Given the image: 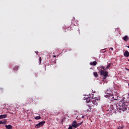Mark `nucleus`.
Returning <instances> with one entry per match:
<instances>
[{"label":"nucleus","instance_id":"obj_1","mask_svg":"<svg viewBox=\"0 0 129 129\" xmlns=\"http://www.w3.org/2000/svg\"><path fill=\"white\" fill-rule=\"evenodd\" d=\"M120 110V111H125L127 110V105H125V102L124 101H121L117 104H114L112 105L111 109L112 110Z\"/></svg>","mask_w":129,"mask_h":129},{"label":"nucleus","instance_id":"obj_2","mask_svg":"<svg viewBox=\"0 0 129 129\" xmlns=\"http://www.w3.org/2000/svg\"><path fill=\"white\" fill-rule=\"evenodd\" d=\"M105 94L106 95H105V97H106V98H109V99H110L111 98V100L112 98V100L110 102L111 106H112V105H114V104H113V103L114 102V101H117V100L118 99V97H117L116 96H113V94L111 93H106Z\"/></svg>","mask_w":129,"mask_h":129},{"label":"nucleus","instance_id":"obj_3","mask_svg":"<svg viewBox=\"0 0 129 129\" xmlns=\"http://www.w3.org/2000/svg\"><path fill=\"white\" fill-rule=\"evenodd\" d=\"M99 74L101 76H103V79H106L107 77H109V76L108 75V72L106 71H103L102 69L99 70Z\"/></svg>","mask_w":129,"mask_h":129},{"label":"nucleus","instance_id":"obj_4","mask_svg":"<svg viewBox=\"0 0 129 129\" xmlns=\"http://www.w3.org/2000/svg\"><path fill=\"white\" fill-rule=\"evenodd\" d=\"M98 99L97 98H93L92 99V103L91 104L92 106H95L98 104Z\"/></svg>","mask_w":129,"mask_h":129},{"label":"nucleus","instance_id":"obj_5","mask_svg":"<svg viewBox=\"0 0 129 129\" xmlns=\"http://www.w3.org/2000/svg\"><path fill=\"white\" fill-rule=\"evenodd\" d=\"M45 121H43L41 122H40L37 124L35 125V128H39V127H41V126H43L44 124H45Z\"/></svg>","mask_w":129,"mask_h":129},{"label":"nucleus","instance_id":"obj_6","mask_svg":"<svg viewBox=\"0 0 129 129\" xmlns=\"http://www.w3.org/2000/svg\"><path fill=\"white\" fill-rule=\"evenodd\" d=\"M85 98L86 99V102H87V103H89V102H90V101L91 100V99H92V98H93V97H92V96L91 97V96H90V95H89V96L85 97Z\"/></svg>","mask_w":129,"mask_h":129},{"label":"nucleus","instance_id":"obj_7","mask_svg":"<svg viewBox=\"0 0 129 129\" xmlns=\"http://www.w3.org/2000/svg\"><path fill=\"white\" fill-rule=\"evenodd\" d=\"M72 125L75 128H77V121L76 120L73 121Z\"/></svg>","mask_w":129,"mask_h":129},{"label":"nucleus","instance_id":"obj_8","mask_svg":"<svg viewBox=\"0 0 129 129\" xmlns=\"http://www.w3.org/2000/svg\"><path fill=\"white\" fill-rule=\"evenodd\" d=\"M97 64V62H96V61H91L90 62V65H91V66H96V65Z\"/></svg>","mask_w":129,"mask_h":129},{"label":"nucleus","instance_id":"obj_9","mask_svg":"<svg viewBox=\"0 0 129 129\" xmlns=\"http://www.w3.org/2000/svg\"><path fill=\"white\" fill-rule=\"evenodd\" d=\"M123 55L124 57H128L129 56V52L127 50H125L123 53Z\"/></svg>","mask_w":129,"mask_h":129},{"label":"nucleus","instance_id":"obj_10","mask_svg":"<svg viewBox=\"0 0 129 129\" xmlns=\"http://www.w3.org/2000/svg\"><path fill=\"white\" fill-rule=\"evenodd\" d=\"M7 116H8L7 114L0 115V119H2L3 118H7Z\"/></svg>","mask_w":129,"mask_h":129},{"label":"nucleus","instance_id":"obj_11","mask_svg":"<svg viewBox=\"0 0 129 129\" xmlns=\"http://www.w3.org/2000/svg\"><path fill=\"white\" fill-rule=\"evenodd\" d=\"M88 108L87 109V111H91V110H92V107H91V106L88 105Z\"/></svg>","mask_w":129,"mask_h":129},{"label":"nucleus","instance_id":"obj_12","mask_svg":"<svg viewBox=\"0 0 129 129\" xmlns=\"http://www.w3.org/2000/svg\"><path fill=\"white\" fill-rule=\"evenodd\" d=\"M6 129H12L13 128V126L12 125H5Z\"/></svg>","mask_w":129,"mask_h":129},{"label":"nucleus","instance_id":"obj_13","mask_svg":"<svg viewBox=\"0 0 129 129\" xmlns=\"http://www.w3.org/2000/svg\"><path fill=\"white\" fill-rule=\"evenodd\" d=\"M99 69H103V71H106V68H105V67L103 66H100L99 67Z\"/></svg>","mask_w":129,"mask_h":129},{"label":"nucleus","instance_id":"obj_14","mask_svg":"<svg viewBox=\"0 0 129 129\" xmlns=\"http://www.w3.org/2000/svg\"><path fill=\"white\" fill-rule=\"evenodd\" d=\"M128 36H124L123 37V39L124 40V41H128Z\"/></svg>","mask_w":129,"mask_h":129},{"label":"nucleus","instance_id":"obj_15","mask_svg":"<svg viewBox=\"0 0 129 129\" xmlns=\"http://www.w3.org/2000/svg\"><path fill=\"white\" fill-rule=\"evenodd\" d=\"M6 123H7V122L6 121H2L0 120V124H6Z\"/></svg>","mask_w":129,"mask_h":129},{"label":"nucleus","instance_id":"obj_16","mask_svg":"<svg viewBox=\"0 0 129 129\" xmlns=\"http://www.w3.org/2000/svg\"><path fill=\"white\" fill-rule=\"evenodd\" d=\"M94 76H95V77H98V75L97 74V72H94L93 73Z\"/></svg>","mask_w":129,"mask_h":129},{"label":"nucleus","instance_id":"obj_17","mask_svg":"<svg viewBox=\"0 0 129 129\" xmlns=\"http://www.w3.org/2000/svg\"><path fill=\"white\" fill-rule=\"evenodd\" d=\"M82 123H83V121L80 123H77V127H78V126H80V125H81V124H82Z\"/></svg>","mask_w":129,"mask_h":129},{"label":"nucleus","instance_id":"obj_18","mask_svg":"<svg viewBox=\"0 0 129 129\" xmlns=\"http://www.w3.org/2000/svg\"><path fill=\"white\" fill-rule=\"evenodd\" d=\"M35 119L38 120V119H41V116H37L35 117Z\"/></svg>","mask_w":129,"mask_h":129},{"label":"nucleus","instance_id":"obj_19","mask_svg":"<svg viewBox=\"0 0 129 129\" xmlns=\"http://www.w3.org/2000/svg\"><path fill=\"white\" fill-rule=\"evenodd\" d=\"M4 93V89L3 88H0V93Z\"/></svg>","mask_w":129,"mask_h":129},{"label":"nucleus","instance_id":"obj_20","mask_svg":"<svg viewBox=\"0 0 129 129\" xmlns=\"http://www.w3.org/2000/svg\"><path fill=\"white\" fill-rule=\"evenodd\" d=\"M110 67V63H109L107 66V67H106V70H107V69H109V68Z\"/></svg>","mask_w":129,"mask_h":129},{"label":"nucleus","instance_id":"obj_21","mask_svg":"<svg viewBox=\"0 0 129 129\" xmlns=\"http://www.w3.org/2000/svg\"><path fill=\"white\" fill-rule=\"evenodd\" d=\"M39 64H41V62H42V57H40L39 58Z\"/></svg>","mask_w":129,"mask_h":129},{"label":"nucleus","instance_id":"obj_22","mask_svg":"<svg viewBox=\"0 0 129 129\" xmlns=\"http://www.w3.org/2000/svg\"><path fill=\"white\" fill-rule=\"evenodd\" d=\"M13 70L14 71H16V70H18V67H15V68L13 69Z\"/></svg>","mask_w":129,"mask_h":129},{"label":"nucleus","instance_id":"obj_23","mask_svg":"<svg viewBox=\"0 0 129 129\" xmlns=\"http://www.w3.org/2000/svg\"><path fill=\"white\" fill-rule=\"evenodd\" d=\"M68 129H73V127L72 126V125H70Z\"/></svg>","mask_w":129,"mask_h":129},{"label":"nucleus","instance_id":"obj_24","mask_svg":"<svg viewBox=\"0 0 129 129\" xmlns=\"http://www.w3.org/2000/svg\"><path fill=\"white\" fill-rule=\"evenodd\" d=\"M122 128H123V126H119L118 127V128L117 129H122Z\"/></svg>","mask_w":129,"mask_h":129},{"label":"nucleus","instance_id":"obj_25","mask_svg":"<svg viewBox=\"0 0 129 129\" xmlns=\"http://www.w3.org/2000/svg\"><path fill=\"white\" fill-rule=\"evenodd\" d=\"M110 49H111L112 51H113V48L111 47V48H110Z\"/></svg>","mask_w":129,"mask_h":129},{"label":"nucleus","instance_id":"obj_26","mask_svg":"<svg viewBox=\"0 0 129 129\" xmlns=\"http://www.w3.org/2000/svg\"><path fill=\"white\" fill-rule=\"evenodd\" d=\"M82 118H84V116H82Z\"/></svg>","mask_w":129,"mask_h":129},{"label":"nucleus","instance_id":"obj_27","mask_svg":"<svg viewBox=\"0 0 129 129\" xmlns=\"http://www.w3.org/2000/svg\"><path fill=\"white\" fill-rule=\"evenodd\" d=\"M55 57H56V55H53L54 58H55Z\"/></svg>","mask_w":129,"mask_h":129},{"label":"nucleus","instance_id":"obj_28","mask_svg":"<svg viewBox=\"0 0 129 129\" xmlns=\"http://www.w3.org/2000/svg\"><path fill=\"white\" fill-rule=\"evenodd\" d=\"M126 47H127V48H129V46H126Z\"/></svg>","mask_w":129,"mask_h":129},{"label":"nucleus","instance_id":"obj_29","mask_svg":"<svg viewBox=\"0 0 129 129\" xmlns=\"http://www.w3.org/2000/svg\"><path fill=\"white\" fill-rule=\"evenodd\" d=\"M31 101H32V102H33V100H32V98H31Z\"/></svg>","mask_w":129,"mask_h":129},{"label":"nucleus","instance_id":"obj_30","mask_svg":"<svg viewBox=\"0 0 129 129\" xmlns=\"http://www.w3.org/2000/svg\"><path fill=\"white\" fill-rule=\"evenodd\" d=\"M104 49H102V51H103Z\"/></svg>","mask_w":129,"mask_h":129},{"label":"nucleus","instance_id":"obj_31","mask_svg":"<svg viewBox=\"0 0 129 129\" xmlns=\"http://www.w3.org/2000/svg\"><path fill=\"white\" fill-rule=\"evenodd\" d=\"M128 61H129V59H128Z\"/></svg>","mask_w":129,"mask_h":129}]
</instances>
